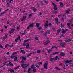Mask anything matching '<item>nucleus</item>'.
<instances>
[{"mask_svg":"<svg viewBox=\"0 0 73 73\" xmlns=\"http://www.w3.org/2000/svg\"><path fill=\"white\" fill-rule=\"evenodd\" d=\"M33 66H34V64H33L31 65V68H29L28 70V73H33V72H30L31 70V69H32L33 68Z\"/></svg>","mask_w":73,"mask_h":73,"instance_id":"obj_1","label":"nucleus"},{"mask_svg":"<svg viewBox=\"0 0 73 73\" xmlns=\"http://www.w3.org/2000/svg\"><path fill=\"white\" fill-rule=\"evenodd\" d=\"M49 62L48 61H47L46 62V63L44 64V69H47L48 68H47L48 67V63Z\"/></svg>","mask_w":73,"mask_h":73,"instance_id":"obj_2","label":"nucleus"},{"mask_svg":"<svg viewBox=\"0 0 73 73\" xmlns=\"http://www.w3.org/2000/svg\"><path fill=\"white\" fill-rule=\"evenodd\" d=\"M48 34H50V30H47L46 32H45V33L44 34V36L48 37L47 35V34H48Z\"/></svg>","mask_w":73,"mask_h":73,"instance_id":"obj_3","label":"nucleus"},{"mask_svg":"<svg viewBox=\"0 0 73 73\" xmlns=\"http://www.w3.org/2000/svg\"><path fill=\"white\" fill-rule=\"evenodd\" d=\"M29 66V64H23L21 65L22 67H23V68H27V67Z\"/></svg>","mask_w":73,"mask_h":73,"instance_id":"obj_4","label":"nucleus"},{"mask_svg":"<svg viewBox=\"0 0 73 73\" xmlns=\"http://www.w3.org/2000/svg\"><path fill=\"white\" fill-rule=\"evenodd\" d=\"M52 5L54 6L53 8L54 10H57V9H58L57 7V5H56L54 3H53Z\"/></svg>","mask_w":73,"mask_h":73,"instance_id":"obj_5","label":"nucleus"},{"mask_svg":"<svg viewBox=\"0 0 73 73\" xmlns=\"http://www.w3.org/2000/svg\"><path fill=\"white\" fill-rule=\"evenodd\" d=\"M60 42L61 43L60 44V45L61 46H62V47H65V45H66V43L65 42H64L63 43H62V40H60Z\"/></svg>","mask_w":73,"mask_h":73,"instance_id":"obj_6","label":"nucleus"},{"mask_svg":"<svg viewBox=\"0 0 73 73\" xmlns=\"http://www.w3.org/2000/svg\"><path fill=\"white\" fill-rule=\"evenodd\" d=\"M31 9L33 10L34 12H37V11H38V10L35 7H31Z\"/></svg>","mask_w":73,"mask_h":73,"instance_id":"obj_7","label":"nucleus"},{"mask_svg":"<svg viewBox=\"0 0 73 73\" xmlns=\"http://www.w3.org/2000/svg\"><path fill=\"white\" fill-rule=\"evenodd\" d=\"M72 61V60H70V61H69V60H67L65 61L64 64H69V63H70V62H71Z\"/></svg>","mask_w":73,"mask_h":73,"instance_id":"obj_8","label":"nucleus"},{"mask_svg":"<svg viewBox=\"0 0 73 73\" xmlns=\"http://www.w3.org/2000/svg\"><path fill=\"white\" fill-rule=\"evenodd\" d=\"M15 32V29L14 28H12L10 30V31L9 32V33L10 34H11V33H13Z\"/></svg>","mask_w":73,"mask_h":73,"instance_id":"obj_9","label":"nucleus"},{"mask_svg":"<svg viewBox=\"0 0 73 73\" xmlns=\"http://www.w3.org/2000/svg\"><path fill=\"white\" fill-rule=\"evenodd\" d=\"M20 59H22V60H26V57H23V56H22L20 57Z\"/></svg>","mask_w":73,"mask_h":73,"instance_id":"obj_10","label":"nucleus"},{"mask_svg":"<svg viewBox=\"0 0 73 73\" xmlns=\"http://www.w3.org/2000/svg\"><path fill=\"white\" fill-rule=\"evenodd\" d=\"M8 71H10V73H14V72H15V70H12L11 69H9L7 70Z\"/></svg>","mask_w":73,"mask_h":73,"instance_id":"obj_11","label":"nucleus"},{"mask_svg":"<svg viewBox=\"0 0 73 73\" xmlns=\"http://www.w3.org/2000/svg\"><path fill=\"white\" fill-rule=\"evenodd\" d=\"M55 20L56 21V23L58 25V24H59V23H58V18H55Z\"/></svg>","mask_w":73,"mask_h":73,"instance_id":"obj_12","label":"nucleus"},{"mask_svg":"<svg viewBox=\"0 0 73 73\" xmlns=\"http://www.w3.org/2000/svg\"><path fill=\"white\" fill-rule=\"evenodd\" d=\"M68 29H66L64 31H63L62 32V34H65V33H66V32H67L68 31Z\"/></svg>","mask_w":73,"mask_h":73,"instance_id":"obj_13","label":"nucleus"},{"mask_svg":"<svg viewBox=\"0 0 73 73\" xmlns=\"http://www.w3.org/2000/svg\"><path fill=\"white\" fill-rule=\"evenodd\" d=\"M60 55L61 56H62V57H64L65 56V54L63 52H61L60 54Z\"/></svg>","mask_w":73,"mask_h":73,"instance_id":"obj_14","label":"nucleus"},{"mask_svg":"<svg viewBox=\"0 0 73 73\" xmlns=\"http://www.w3.org/2000/svg\"><path fill=\"white\" fill-rule=\"evenodd\" d=\"M26 18H27V16H23V19H22L21 20V21H24V20H25V19H26Z\"/></svg>","mask_w":73,"mask_h":73,"instance_id":"obj_15","label":"nucleus"},{"mask_svg":"<svg viewBox=\"0 0 73 73\" xmlns=\"http://www.w3.org/2000/svg\"><path fill=\"white\" fill-rule=\"evenodd\" d=\"M61 31V29L60 28L59 30H58L57 31V32L56 34V35H58V34L60 33V31Z\"/></svg>","mask_w":73,"mask_h":73,"instance_id":"obj_16","label":"nucleus"},{"mask_svg":"<svg viewBox=\"0 0 73 73\" xmlns=\"http://www.w3.org/2000/svg\"><path fill=\"white\" fill-rule=\"evenodd\" d=\"M55 59V58H51L50 59V61H51V62H53V61H56L54 60Z\"/></svg>","mask_w":73,"mask_h":73,"instance_id":"obj_17","label":"nucleus"},{"mask_svg":"<svg viewBox=\"0 0 73 73\" xmlns=\"http://www.w3.org/2000/svg\"><path fill=\"white\" fill-rule=\"evenodd\" d=\"M70 23H68L67 25L68 26V28H69L70 29H72V27H71L70 26Z\"/></svg>","mask_w":73,"mask_h":73,"instance_id":"obj_18","label":"nucleus"},{"mask_svg":"<svg viewBox=\"0 0 73 73\" xmlns=\"http://www.w3.org/2000/svg\"><path fill=\"white\" fill-rule=\"evenodd\" d=\"M57 59H60V57L57 56H56L55 57V59L54 60L56 61L57 60Z\"/></svg>","mask_w":73,"mask_h":73,"instance_id":"obj_19","label":"nucleus"},{"mask_svg":"<svg viewBox=\"0 0 73 73\" xmlns=\"http://www.w3.org/2000/svg\"><path fill=\"white\" fill-rule=\"evenodd\" d=\"M59 52H54L53 54L52 55H56V54H58L59 53Z\"/></svg>","mask_w":73,"mask_h":73,"instance_id":"obj_20","label":"nucleus"},{"mask_svg":"<svg viewBox=\"0 0 73 73\" xmlns=\"http://www.w3.org/2000/svg\"><path fill=\"white\" fill-rule=\"evenodd\" d=\"M69 41H72V39L69 38V39H68L66 41V42H68Z\"/></svg>","mask_w":73,"mask_h":73,"instance_id":"obj_21","label":"nucleus"},{"mask_svg":"<svg viewBox=\"0 0 73 73\" xmlns=\"http://www.w3.org/2000/svg\"><path fill=\"white\" fill-rule=\"evenodd\" d=\"M33 71L34 72H36V67H34Z\"/></svg>","mask_w":73,"mask_h":73,"instance_id":"obj_22","label":"nucleus"},{"mask_svg":"<svg viewBox=\"0 0 73 73\" xmlns=\"http://www.w3.org/2000/svg\"><path fill=\"white\" fill-rule=\"evenodd\" d=\"M48 26H49V25H48V24L46 23L44 25V26L45 27V28H47V27H48Z\"/></svg>","mask_w":73,"mask_h":73,"instance_id":"obj_23","label":"nucleus"},{"mask_svg":"<svg viewBox=\"0 0 73 73\" xmlns=\"http://www.w3.org/2000/svg\"><path fill=\"white\" fill-rule=\"evenodd\" d=\"M30 41V39H27V40H24V43H25L26 42H28V41Z\"/></svg>","mask_w":73,"mask_h":73,"instance_id":"obj_24","label":"nucleus"},{"mask_svg":"<svg viewBox=\"0 0 73 73\" xmlns=\"http://www.w3.org/2000/svg\"><path fill=\"white\" fill-rule=\"evenodd\" d=\"M18 40H20V36H18V38L15 39V42H17Z\"/></svg>","mask_w":73,"mask_h":73,"instance_id":"obj_25","label":"nucleus"},{"mask_svg":"<svg viewBox=\"0 0 73 73\" xmlns=\"http://www.w3.org/2000/svg\"><path fill=\"white\" fill-rule=\"evenodd\" d=\"M33 24H34V23H32V24H30L29 26H30L31 28H32L33 27Z\"/></svg>","mask_w":73,"mask_h":73,"instance_id":"obj_26","label":"nucleus"},{"mask_svg":"<svg viewBox=\"0 0 73 73\" xmlns=\"http://www.w3.org/2000/svg\"><path fill=\"white\" fill-rule=\"evenodd\" d=\"M60 7H63V5H64V4L62 3V2H60Z\"/></svg>","mask_w":73,"mask_h":73,"instance_id":"obj_27","label":"nucleus"},{"mask_svg":"<svg viewBox=\"0 0 73 73\" xmlns=\"http://www.w3.org/2000/svg\"><path fill=\"white\" fill-rule=\"evenodd\" d=\"M70 10L69 9L68 10L66 11V12L68 14V13H69V12H70Z\"/></svg>","mask_w":73,"mask_h":73,"instance_id":"obj_28","label":"nucleus"},{"mask_svg":"<svg viewBox=\"0 0 73 73\" xmlns=\"http://www.w3.org/2000/svg\"><path fill=\"white\" fill-rule=\"evenodd\" d=\"M21 52L22 53V54H25V51L23 50H21Z\"/></svg>","mask_w":73,"mask_h":73,"instance_id":"obj_29","label":"nucleus"},{"mask_svg":"<svg viewBox=\"0 0 73 73\" xmlns=\"http://www.w3.org/2000/svg\"><path fill=\"white\" fill-rule=\"evenodd\" d=\"M36 25L37 28H39L40 27V25H39V23H36Z\"/></svg>","mask_w":73,"mask_h":73,"instance_id":"obj_30","label":"nucleus"},{"mask_svg":"<svg viewBox=\"0 0 73 73\" xmlns=\"http://www.w3.org/2000/svg\"><path fill=\"white\" fill-rule=\"evenodd\" d=\"M18 59V58H17V57H16L14 58V61H16V60H17Z\"/></svg>","mask_w":73,"mask_h":73,"instance_id":"obj_31","label":"nucleus"},{"mask_svg":"<svg viewBox=\"0 0 73 73\" xmlns=\"http://www.w3.org/2000/svg\"><path fill=\"white\" fill-rule=\"evenodd\" d=\"M9 65H10V66H13L14 65H13L12 63L11 62H9Z\"/></svg>","mask_w":73,"mask_h":73,"instance_id":"obj_32","label":"nucleus"},{"mask_svg":"<svg viewBox=\"0 0 73 73\" xmlns=\"http://www.w3.org/2000/svg\"><path fill=\"white\" fill-rule=\"evenodd\" d=\"M60 38H61V37H65V34H62L61 36H60Z\"/></svg>","mask_w":73,"mask_h":73,"instance_id":"obj_33","label":"nucleus"},{"mask_svg":"<svg viewBox=\"0 0 73 73\" xmlns=\"http://www.w3.org/2000/svg\"><path fill=\"white\" fill-rule=\"evenodd\" d=\"M40 4L41 5H42L43 6L44 5V3L42 2V1H41L40 2Z\"/></svg>","mask_w":73,"mask_h":73,"instance_id":"obj_34","label":"nucleus"},{"mask_svg":"<svg viewBox=\"0 0 73 73\" xmlns=\"http://www.w3.org/2000/svg\"><path fill=\"white\" fill-rule=\"evenodd\" d=\"M29 44H28L26 46V48L28 49V48L29 47Z\"/></svg>","mask_w":73,"mask_h":73,"instance_id":"obj_35","label":"nucleus"},{"mask_svg":"<svg viewBox=\"0 0 73 73\" xmlns=\"http://www.w3.org/2000/svg\"><path fill=\"white\" fill-rule=\"evenodd\" d=\"M33 54V53H30L29 54L27 55V57H29L30 56H31V54Z\"/></svg>","mask_w":73,"mask_h":73,"instance_id":"obj_36","label":"nucleus"},{"mask_svg":"<svg viewBox=\"0 0 73 73\" xmlns=\"http://www.w3.org/2000/svg\"><path fill=\"white\" fill-rule=\"evenodd\" d=\"M52 29L54 31H56V27H53V28H52Z\"/></svg>","mask_w":73,"mask_h":73,"instance_id":"obj_37","label":"nucleus"},{"mask_svg":"<svg viewBox=\"0 0 73 73\" xmlns=\"http://www.w3.org/2000/svg\"><path fill=\"white\" fill-rule=\"evenodd\" d=\"M61 28H62L63 27H64V24H62V23H61Z\"/></svg>","mask_w":73,"mask_h":73,"instance_id":"obj_38","label":"nucleus"},{"mask_svg":"<svg viewBox=\"0 0 73 73\" xmlns=\"http://www.w3.org/2000/svg\"><path fill=\"white\" fill-rule=\"evenodd\" d=\"M47 51H48V53H50L51 52H52V50H50V49L48 50H47Z\"/></svg>","mask_w":73,"mask_h":73,"instance_id":"obj_39","label":"nucleus"},{"mask_svg":"<svg viewBox=\"0 0 73 73\" xmlns=\"http://www.w3.org/2000/svg\"><path fill=\"white\" fill-rule=\"evenodd\" d=\"M48 43L47 42H45L44 43V45H48Z\"/></svg>","mask_w":73,"mask_h":73,"instance_id":"obj_40","label":"nucleus"},{"mask_svg":"<svg viewBox=\"0 0 73 73\" xmlns=\"http://www.w3.org/2000/svg\"><path fill=\"white\" fill-rule=\"evenodd\" d=\"M9 47H13V43H12V45H9Z\"/></svg>","mask_w":73,"mask_h":73,"instance_id":"obj_41","label":"nucleus"},{"mask_svg":"<svg viewBox=\"0 0 73 73\" xmlns=\"http://www.w3.org/2000/svg\"><path fill=\"white\" fill-rule=\"evenodd\" d=\"M55 68L57 69V70H60V68H58V67H55Z\"/></svg>","mask_w":73,"mask_h":73,"instance_id":"obj_42","label":"nucleus"},{"mask_svg":"<svg viewBox=\"0 0 73 73\" xmlns=\"http://www.w3.org/2000/svg\"><path fill=\"white\" fill-rule=\"evenodd\" d=\"M40 52H41V50H39L37 51V53H40Z\"/></svg>","mask_w":73,"mask_h":73,"instance_id":"obj_43","label":"nucleus"},{"mask_svg":"<svg viewBox=\"0 0 73 73\" xmlns=\"http://www.w3.org/2000/svg\"><path fill=\"white\" fill-rule=\"evenodd\" d=\"M47 42L48 43V42H50V41H49V38H47Z\"/></svg>","mask_w":73,"mask_h":73,"instance_id":"obj_44","label":"nucleus"},{"mask_svg":"<svg viewBox=\"0 0 73 73\" xmlns=\"http://www.w3.org/2000/svg\"><path fill=\"white\" fill-rule=\"evenodd\" d=\"M23 68V69H24V72H25V71H26V70H25L27 68L24 67H24H22Z\"/></svg>","mask_w":73,"mask_h":73,"instance_id":"obj_45","label":"nucleus"},{"mask_svg":"<svg viewBox=\"0 0 73 73\" xmlns=\"http://www.w3.org/2000/svg\"><path fill=\"white\" fill-rule=\"evenodd\" d=\"M44 2L46 4H48V1H46L44 0Z\"/></svg>","mask_w":73,"mask_h":73,"instance_id":"obj_46","label":"nucleus"},{"mask_svg":"<svg viewBox=\"0 0 73 73\" xmlns=\"http://www.w3.org/2000/svg\"><path fill=\"white\" fill-rule=\"evenodd\" d=\"M4 46H3L2 45L0 44V48H3Z\"/></svg>","mask_w":73,"mask_h":73,"instance_id":"obj_47","label":"nucleus"},{"mask_svg":"<svg viewBox=\"0 0 73 73\" xmlns=\"http://www.w3.org/2000/svg\"><path fill=\"white\" fill-rule=\"evenodd\" d=\"M20 67L19 66H18L17 67H16L15 68V69H19V68Z\"/></svg>","mask_w":73,"mask_h":73,"instance_id":"obj_48","label":"nucleus"},{"mask_svg":"<svg viewBox=\"0 0 73 73\" xmlns=\"http://www.w3.org/2000/svg\"><path fill=\"white\" fill-rule=\"evenodd\" d=\"M8 44H7L5 45V48H7V47H8Z\"/></svg>","mask_w":73,"mask_h":73,"instance_id":"obj_49","label":"nucleus"},{"mask_svg":"<svg viewBox=\"0 0 73 73\" xmlns=\"http://www.w3.org/2000/svg\"><path fill=\"white\" fill-rule=\"evenodd\" d=\"M48 25L50 26V27H52V23H49L48 24Z\"/></svg>","mask_w":73,"mask_h":73,"instance_id":"obj_50","label":"nucleus"},{"mask_svg":"<svg viewBox=\"0 0 73 73\" xmlns=\"http://www.w3.org/2000/svg\"><path fill=\"white\" fill-rule=\"evenodd\" d=\"M35 40H38V37L37 36L35 37Z\"/></svg>","mask_w":73,"mask_h":73,"instance_id":"obj_51","label":"nucleus"},{"mask_svg":"<svg viewBox=\"0 0 73 73\" xmlns=\"http://www.w3.org/2000/svg\"><path fill=\"white\" fill-rule=\"evenodd\" d=\"M1 39H3L4 40H5V39H6L7 38V37H4L3 38H1Z\"/></svg>","mask_w":73,"mask_h":73,"instance_id":"obj_52","label":"nucleus"},{"mask_svg":"<svg viewBox=\"0 0 73 73\" xmlns=\"http://www.w3.org/2000/svg\"><path fill=\"white\" fill-rule=\"evenodd\" d=\"M6 13V12H5V11L3 12V13H1V14L2 15H4V13Z\"/></svg>","mask_w":73,"mask_h":73,"instance_id":"obj_53","label":"nucleus"},{"mask_svg":"<svg viewBox=\"0 0 73 73\" xmlns=\"http://www.w3.org/2000/svg\"><path fill=\"white\" fill-rule=\"evenodd\" d=\"M62 68H64V69H66V68H65V65H64V66H62Z\"/></svg>","mask_w":73,"mask_h":73,"instance_id":"obj_54","label":"nucleus"},{"mask_svg":"<svg viewBox=\"0 0 73 73\" xmlns=\"http://www.w3.org/2000/svg\"><path fill=\"white\" fill-rule=\"evenodd\" d=\"M53 12L55 14H56V13H57V11H53Z\"/></svg>","mask_w":73,"mask_h":73,"instance_id":"obj_55","label":"nucleus"},{"mask_svg":"<svg viewBox=\"0 0 73 73\" xmlns=\"http://www.w3.org/2000/svg\"><path fill=\"white\" fill-rule=\"evenodd\" d=\"M9 52H7V53H6V55H7V56H8V55H9Z\"/></svg>","mask_w":73,"mask_h":73,"instance_id":"obj_56","label":"nucleus"},{"mask_svg":"<svg viewBox=\"0 0 73 73\" xmlns=\"http://www.w3.org/2000/svg\"><path fill=\"white\" fill-rule=\"evenodd\" d=\"M35 65H36V67H37V68H38V67H39V66L38 65H37V63L35 64Z\"/></svg>","mask_w":73,"mask_h":73,"instance_id":"obj_57","label":"nucleus"},{"mask_svg":"<svg viewBox=\"0 0 73 73\" xmlns=\"http://www.w3.org/2000/svg\"><path fill=\"white\" fill-rule=\"evenodd\" d=\"M70 65L71 66L73 67V63H70Z\"/></svg>","mask_w":73,"mask_h":73,"instance_id":"obj_58","label":"nucleus"},{"mask_svg":"<svg viewBox=\"0 0 73 73\" xmlns=\"http://www.w3.org/2000/svg\"><path fill=\"white\" fill-rule=\"evenodd\" d=\"M42 62H39V65H42Z\"/></svg>","mask_w":73,"mask_h":73,"instance_id":"obj_59","label":"nucleus"},{"mask_svg":"<svg viewBox=\"0 0 73 73\" xmlns=\"http://www.w3.org/2000/svg\"><path fill=\"white\" fill-rule=\"evenodd\" d=\"M14 53H15V54H17V53H18L19 52L18 51L16 52H14Z\"/></svg>","mask_w":73,"mask_h":73,"instance_id":"obj_60","label":"nucleus"},{"mask_svg":"<svg viewBox=\"0 0 73 73\" xmlns=\"http://www.w3.org/2000/svg\"><path fill=\"white\" fill-rule=\"evenodd\" d=\"M24 61H23V60H22L21 61V63L22 64H24Z\"/></svg>","mask_w":73,"mask_h":73,"instance_id":"obj_61","label":"nucleus"},{"mask_svg":"<svg viewBox=\"0 0 73 73\" xmlns=\"http://www.w3.org/2000/svg\"><path fill=\"white\" fill-rule=\"evenodd\" d=\"M3 27H4V28H7V26L5 25Z\"/></svg>","mask_w":73,"mask_h":73,"instance_id":"obj_62","label":"nucleus"},{"mask_svg":"<svg viewBox=\"0 0 73 73\" xmlns=\"http://www.w3.org/2000/svg\"><path fill=\"white\" fill-rule=\"evenodd\" d=\"M25 34H26L25 32L22 33V35H25Z\"/></svg>","mask_w":73,"mask_h":73,"instance_id":"obj_63","label":"nucleus"},{"mask_svg":"<svg viewBox=\"0 0 73 73\" xmlns=\"http://www.w3.org/2000/svg\"><path fill=\"white\" fill-rule=\"evenodd\" d=\"M30 28H31V27L29 25V26H28V27H27V29H29Z\"/></svg>","mask_w":73,"mask_h":73,"instance_id":"obj_64","label":"nucleus"}]
</instances>
